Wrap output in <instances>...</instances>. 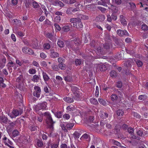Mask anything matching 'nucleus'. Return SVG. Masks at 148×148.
I'll list each match as a JSON object with an SVG mask.
<instances>
[{
    "label": "nucleus",
    "instance_id": "f257e3e1",
    "mask_svg": "<svg viewBox=\"0 0 148 148\" xmlns=\"http://www.w3.org/2000/svg\"><path fill=\"white\" fill-rule=\"evenodd\" d=\"M44 115L46 117V122L48 125V128L53 131V124L55 122L53 121L50 114L49 112L44 113Z\"/></svg>",
    "mask_w": 148,
    "mask_h": 148
},
{
    "label": "nucleus",
    "instance_id": "f03ea898",
    "mask_svg": "<svg viewBox=\"0 0 148 148\" xmlns=\"http://www.w3.org/2000/svg\"><path fill=\"white\" fill-rule=\"evenodd\" d=\"M23 112V109L19 108L18 109H13L12 113H9L8 115L12 119L15 118L19 115H21Z\"/></svg>",
    "mask_w": 148,
    "mask_h": 148
},
{
    "label": "nucleus",
    "instance_id": "7ed1b4c3",
    "mask_svg": "<svg viewBox=\"0 0 148 148\" xmlns=\"http://www.w3.org/2000/svg\"><path fill=\"white\" fill-rule=\"evenodd\" d=\"M135 61V59H130L125 61L124 64V65L127 68H131L132 65L134 64V61Z\"/></svg>",
    "mask_w": 148,
    "mask_h": 148
},
{
    "label": "nucleus",
    "instance_id": "20e7f679",
    "mask_svg": "<svg viewBox=\"0 0 148 148\" xmlns=\"http://www.w3.org/2000/svg\"><path fill=\"white\" fill-rule=\"evenodd\" d=\"M73 25L74 27H76L78 29L82 28L83 26L82 22H81V20L78 18H77L75 23H74Z\"/></svg>",
    "mask_w": 148,
    "mask_h": 148
},
{
    "label": "nucleus",
    "instance_id": "39448f33",
    "mask_svg": "<svg viewBox=\"0 0 148 148\" xmlns=\"http://www.w3.org/2000/svg\"><path fill=\"white\" fill-rule=\"evenodd\" d=\"M117 34L121 36H128L129 34L126 30H123L121 29H119L117 31Z\"/></svg>",
    "mask_w": 148,
    "mask_h": 148
},
{
    "label": "nucleus",
    "instance_id": "423d86ee",
    "mask_svg": "<svg viewBox=\"0 0 148 148\" xmlns=\"http://www.w3.org/2000/svg\"><path fill=\"white\" fill-rule=\"evenodd\" d=\"M107 21L110 22H111L112 19L114 21H116L117 18L116 14L115 13H112L111 16L109 15H107Z\"/></svg>",
    "mask_w": 148,
    "mask_h": 148
},
{
    "label": "nucleus",
    "instance_id": "0eeeda50",
    "mask_svg": "<svg viewBox=\"0 0 148 148\" xmlns=\"http://www.w3.org/2000/svg\"><path fill=\"white\" fill-rule=\"evenodd\" d=\"M23 52L29 55L33 54L34 53V51L31 49L28 48L27 47H23L22 49Z\"/></svg>",
    "mask_w": 148,
    "mask_h": 148
},
{
    "label": "nucleus",
    "instance_id": "6e6552de",
    "mask_svg": "<svg viewBox=\"0 0 148 148\" xmlns=\"http://www.w3.org/2000/svg\"><path fill=\"white\" fill-rule=\"evenodd\" d=\"M10 122L7 117L4 115H2L0 116V122L1 123L7 124Z\"/></svg>",
    "mask_w": 148,
    "mask_h": 148
},
{
    "label": "nucleus",
    "instance_id": "1a4fd4ad",
    "mask_svg": "<svg viewBox=\"0 0 148 148\" xmlns=\"http://www.w3.org/2000/svg\"><path fill=\"white\" fill-rule=\"evenodd\" d=\"M110 3V0H100V1L98 2V5H103L106 7L107 6L106 4H109Z\"/></svg>",
    "mask_w": 148,
    "mask_h": 148
},
{
    "label": "nucleus",
    "instance_id": "9d476101",
    "mask_svg": "<svg viewBox=\"0 0 148 148\" xmlns=\"http://www.w3.org/2000/svg\"><path fill=\"white\" fill-rule=\"evenodd\" d=\"M46 106L45 103H42L38 105L36 107V110H39L41 109H45Z\"/></svg>",
    "mask_w": 148,
    "mask_h": 148
},
{
    "label": "nucleus",
    "instance_id": "9b49d317",
    "mask_svg": "<svg viewBox=\"0 0 148 148\" xmlns=\"http://www.w3.org/2000/svg\"><path fill=\"white\" fill-rule=\"evenodd\" d=\"M120 20L121 24L124 26H126L127 25V22L126 18L125 16L122 15H120Z\"/></svg>",
    "mask_w": 148,
    "mask_h": 148
},
{
    "label": "nucleus",
    "instance_id": "f8f14e48",
    "mask_svg": "<svg viewBox=\"0 0 148 148\" xmlns=\"http://www.w3.org/2000/svg\"><path fill=\"white\" fill-rule=\"evenodd\" d=\"M105 17L103 15H99L96 17L95 20L96 21L100 22H102L104 20Z\"/></svg>",
    "mask_w": 148,
    "mask_h": 148
},
{
    "label": "nucleus",
    "instance_id": "ddd939ff",
    "mask_svg": "<svg viewBox=\"0 0 148 148\" xmlns=\"http://www.w3.org/2000/svg\"><path fill=\"white\" fill-rule=\"evenodd\" d=\"M79 89L76 87L75 86H71V90L73 92V93L76 94L77 97L79 99V95L78 93L79 92Z\"/></svg>",
    "mask_w": 148,
    "mask_h": 148
},
{
    "label": "nucleus",
    "instance_id": "4468645a",
    "mask_svg": "<svg viewBox=\"0 0 148 148\" xmlns=\"http://www.w3.org/2000/svg\"><path fill=\"white\" fill-rule=\"evenodd\" d=\"M103 48L104 49L108 50L112 46V43L111 42L105 43L103 45Z\"/></svg>",
    "mask_w": 148,
    "mask_h": 148
},
{
    "label": "nucleus",
    "instance_id": "2eb2a0df",
    "mask_svg": "<svg viewBox=\"0 0 148 148\" xmlns=\"http://www.w3.org/2000/svg\"><path fill=\"white\" fill-rule=\"evenodd\" d=\"M15 124L12 122L10 123V124L7 126V130L9 132L12 131L13 130V128Z\"/></svg>",
    "mask_w": 148,
    "mask_h": 148
},
{
    "label": "nucleus",
    "instance_id": "dca6fc26",
    "mask_svg": "<svg viewBox=\"0 0 148 148\" xmlns=\"http://www.w3.org/2000/svg\"><path fill=\"white\" fill-rule=\"evenodd\" d=\"M109 9H110L112 11V13H116L118 11V8L117 7L111 5V7H109Z\"/></svg>",
    "mask_w": 148,
    "mask_h": 148
},
{
    "label": "nucleus",
    "instance_id": "f3484780",
    "mask_svg": "<svg viewBox=\"0 0 148 148\" xmlns=\"http://www.w3.org/2000/svg\"><path fill=\"white\" fill-rule=\"evenodd\" d=\"M82 63V60L79 59H75L74 64H75L76 66H79Z\"/></svg>",
    "mask_w": 148,
    "mask_h": 148
},
{
    "label": "nucleus",
    "instance_id": "a211bd4d",
    "mask_svg": "<svg viewBox=\"0 0 148 148\" xmlns=\"http://www.w3.org/2000/svg\"><path fill=\"white\" fill-rule=\"evenodd\" d=\"M90 101L92 104L97 105L98 104L97 100L95 98H92L90 99Z\"/></svg>",
    "mask_w": 148,
    "mask_h": 148
},
{
    "label": "nucleus",
    "instance_id": "6ab92c4d",
    "mask_svg": "<svg viewBox=\"0 0 148 148\" xmlns=\"http://www.w3.org/2000/svg\"><path fill=\"white\" fill-rule=\"evenodd\" d=\"M135 59V61H134V62H135L138 67H141L143 65V63L142 61H141L137 60L136 59Z\"/></svg>",
    "mask_w": 148,
    "mask_h": 148
},
{
    "label": "nucleus",
    "instance_id": "aec40b11",
    "mask_svg": "<svg viewBox=\"0 0 148 148\" xmlns=\"http://www.w3.org/2000/svg\"><path fill=\"white\" fill-rule=\"evenodd\" d=\"M59 54L56 52H53L52 53H51L50 56L52 58L58 57H59Z\"/></svg>",
    "mask_w": 148,
    "mask_h": 148
},
{
    "label": "nucleus",
    "instance_id": "412c9836",
    "mask_svg": "<svg viewBox=\"0 0 148 148\" xmlns=\"http://www.w3.org/2000/svg\"><path fill=\"white\" fill-rule=\"evenodd\" d=\"M78 18H79L81 19H82L84 20H87L88 19V16L86 15H85L82 14H79L78 15Z\"/></svg>",
    "mask_w": 148,
    "mask_h": 148
},
{
    "label": "nucleus",
    "instance_id": "4be33fe9",
    "mask_svg": "<svg viewBox=\"0 0 148 148\" xmlns=\"http://www.w3.org/2000/svg\"><path fill=\"white\" fill-rule=\"evenodd\" d=\"M59 68L61 70H65L66 68V65L63 63H59L58 65Z\"/></svg>",
    "mask_w": 148,
    "mask_h": 148
},
{
    "label": "nucleus",
    "instance_id": "5701e85b",
    "mask_svg": "<svg viewBox=\"0 0 148 148\" xmlns=\"http://www.w3.org/2000/svg\"><path fill=\"white\" fill-rule=\"evenodd\" d=\"M57 44L58 45L60 48L63 47L64 46V42L61 40H58Z\"/></svg>",
    "mask_w": 148,
    "mask_h": 148
},
{
    "label": "nucleus",
    "instance_id": "b1692460",
    "mask_svg": "<svg viewBox=\"0 0 148 148\" xmlns=\"http://www.w3.org/2000/svg\"><path fill=\"white\" fill-rule=\"evenodd\" d=\"M74 125L73 123H69L66 125V127L68 130H70L72 129Z\"/></svg>",
    "mask_w": 148,
    "mask_h": 148
},
{
    "label": "nucleus",
    "instance_id": "393cba45",
    "mask_svg": "<svg viewBox=\"0 0 148 148\" xmlns=\"http://www.w3.org/2000/svg\"><path fill=\"white\" fill-rule=\"evenodd\" d=\"M64 101L69 103H71L73 101V99L69 97L64 98Z\"/></svg>",
    "mask_w": 148,
    "mask_h": 148
},
{
    "label": "nucleus",
    "instance_id": "a878e982",
    "mask_svg": "<svg viewBox=\"0 0 148 148\" xmlns=\"http://www.w3.org/2000/svg\"><path fill=\"white\" fill-rule=\"evenodd\" d=\"M117 114L118 116H122L123 115L124 112L122 110H118L116 111Z\"/></svg>",
    "mask_w": 148,
    "mask_h": 148
},
{
    "label": "nucleus",
    "instance_id": "bb28decb",
    "mask_svg": "<svg viewBox=\"0 0 148 148\" xmlns=\"http://www.w3.org/2000/svg\"><path fill=\"white\" fill-rule=\"evenodd\" d=\"M43 77L45 81H47L49 80V78L46 73L43 72L42 73Z\"/></svg>",
    "mask_w": 148,
    "mask_h": 148
},
{
    "label": "nucleus",
    "instance_id": "cd10ccee",
    "mask_svg": "<svg viewBox=\"0 0 148 148\" xmlns=\"http://www.w3.org/2000/svg\"><path fill=\"white\" fill-rule=\"evenodd\" d=\"M98 100L99 103L103 106H106L107 104L106 101L102 99L99 98Z\"/></svg>",
    "mask_w": 148,
    "mask_h": 148
},
{
    "label": "nucleus",
    "instance_id": "c85d7f7f",
    "mask_svg": "<svg viewBox=\"0 0 148 148\" xmlns=\"http://www.w3.org/2000/svg\"><path fill=\"white\" fill-rule=\"evenodd\" d=\"M62 29L64 32H67L70 30V28L68 26L65 25L63 27Z\"/></svg>",
    "mask_w": 148,
    "mask_h": 148
},
{
    "label": "nucleus",
    "instance_id": "c756f323",
    "mask_svg": "<svg viewBox=\"0 0 148 148\" xmlns=\"http://www.w3.org/2000/svg\"><path fill=\"white\" fill-rule=\"evenodd\" d=\"M117 59L120 60L124 59V54L123 53H121L119 54H118L117 56Z\"/></svg>",
    "mask_w": 148,
    "mask_h": 148
},
{
    "label": "nucleus",
    "instance_id": "7c9ffc66",
    "mask_svg": "<svg viewBox=\"0 0 148 148\" xmlns=\"http://www.w3.org/2000/svg\"><path fill=\"white\" fill-rule=\"evenodd\" d=\"M64 79L65 81L69 82H71L72 81V79L71 77L67 75L66 77H64Z\"/></svg>",
    "mask_w": 148,
    "mask_h": 148
},
{
    "label": "nucleus",
    "instance_id": "2f4dec72",
    "mask_svg": "<svg viewBox=\"0 0 148 148\" xmlns=\"http://www.w3.org/2000/svg\"><path fill=\"white\" fill-rule=\"evenodd\" d=\"M129 4L130 5L131 8L132 10H135L136 9V6L135 4L133 2H129Z\"/></svg>",
    "mask_w": 148,
    "mask_h": 148
},
{
    "label": "nucleus",
    "instance_id": "473e14b6",
    "mask_svg": "<svg viewBox=\"0 0 148 148\" xmlns=\"http://www.w3.org/2000/svg\"><path fill=\"white\" fill-rule=\"evenodd\" d=\"M116 87L118 88H121L123 86V83L121 81H118L116 83Z\"/></svg>",
    "mask_w": 148,
    "mask_h": 148
},
{
    "label": "nucleus",
    "instance_id": "72a5a7b5",
    "mask_svg": "<svg viewBox=\"0 0 148 148\" xmlns=\"http://www.w3.org/2000/svg\"><path fill=\"white\" fill-rule=\"evenodd\" d=\"M99 69L101 71H104L107 69L106 66L104 64L100 65L99 67Z\"/></svg>",
    "mask_w": 148,
    "mask_h": 148
},
{
    "label": "nucleus",
    "instance_id": "f704fd0d",
    "mask_svg": "<svg viewBox=\"0 0 148 148\" xmlns=\"http://www.w3.org/2000/svg\"><path fill=\"white\" fill-rule=\"evenodd\" d=\"M40 77L38 75H34L33 76V79L32 80L34 82H37L39 79Z\"/></svg>",
    "mask_w": 148,
    "mask_h": 148
},
{
    "label": "nucleus",
    "instance_id": "c9c22d12",
    "mask_svg": "<svg viewBox=\"0 0 148 148\" xmlns=\"http://www.w3.org/2000/svg\"><path fill=\"white\" fill-rule=\"evenodd\" d=\"M143 131L141 130H140L138 131H137L136 132L137 134L139 136H141V137H144V135H143Z\"/></svg>",
    "mask_w": 148,
    "mask_h": 148
},
{
    "label": "nucleus",
    "instance_id": "e433bc0d",
    "mask_svg": "<svg viewBox=\"0 0 148 148\" xmlns=\"http://www.w3.org/2000/svg\"><path fill=\"white\" fill-rule=\"evenodd\" d=\"M36 144L39 147H42L43 146L42 141L39 140H38Z\"/></svg>",
    "mask_w": 148,
    "mask_h": 148
},
{
    "label": "nucleus",
    "instance_id": "4c0bfd02",
    "mask_svg": "<svg viewBox=\"0 0 148 148\" xmlns=\"http://www.w3.org/2000/svg\"><path fill=\"white\" fill-rule=\"evenodd\" d=\"M111 100L112 101H114L118 99L117 96L115 94H112L111 96Z\"/></svg>",
    "mask_w": 148,
    "mask_h": 148
},
{
    "label": "nucleus",
    "instance_id": "58836bf2",
    "mask_svg": "<svg viewBox=\"0 0 148 148\" xmlns=\"http://www.w3.org/2000/svg\"><path fill=\"white\" fill-rule=\"evenodd\" d=\"M110 75L112 77H115L117 76V73L115 71H112L110 72Z\"/></svg>",
    "mask_w": 148,
    "mask_h": 148
},
{
    "label": "nucleus",
    "instance_id": "ea45409f",
    "mask_svg": "<svg viewBox=\"0 0 148 148\" xmlns=\"http://www.w3.org/2000/svg\"><path fill=\"white\" fill-rule=\"evenodd\" d=\"M24 3L26 7L29 8L30 4V0H24Z\"/></svg>",
    "mask_w": 148,
    "mask_h": 148
},
{
    "label": "nucleus",
    "instance_id": "a19ab883",
    "mask_svg": "<svg viewBox=\"0 0 148 148\" xmlns=\"http://www.w3.org/2000/svg\"><path fill=\"white\" fill-rule=\"evenodd\" d=\"M43 10L44 11L45 13L46 16H47V14L49 13V12L48 11H47V9L46 8V7L45 6L43 5H42L41 6Z\"/></svg>",
    "mask_w": 148,
    "mask_h": 148
},
{
    "label": "nucleus",
    "instance_id": "79ce46f5",
    "mask_svg": "<svg viewBox=\"0 0 148 148\" xmlns=\"http://www.w3.org/2000/svg\"><path fill=\"white\" fill-rule=\"evenodd\" d=\"M115 43L118 46H120L122 43L120 41V40H119L118 38H116L114 40Z\"/></svg>",
    "mask_w": 148,
    "mask_h": 148
},
{
    "label": "nucleus",
    "instance_id": "37998d69",
    "mask_svg": "<svg viewBox=\"0 0 148 148\" xmlns=\"http://www.w3.org/2000/svg\"><path fill=\"white\" fill-rule=\"evenodd\" d=\"M12 134L13 136L15 137L18 135L19 132L17 130H14L13 131Z\"/></svg>",
    "mask_w": 148,
    "mask_h": 148
},
{
    "label": "nucleus",
    "instance_id": "c03bdc74",
    "mask_svg": "<svg viewBox=\"0 0 148 148\" xmlns=\"http://www.w3.org/2000/svg\"><path fill=\"white\" fill-rule=\"evenodd\" d=\"M34 89L35 90V92H40L41 90L40 88L38 86H35L34 87Z\"/></svg>",
    "mask_w": 148,
    "mask_h": 148
},
{
    "label": "nucleus",
    "instance_id": "a18cd8bd",
    "mask_svg": "<svg viewBox=\"0 0 148 148\" xmlns=\"http://www.w3.org/2000/svg\"><path fill=\"white\" fill-rule=\"evenodd\" d=\"M141 29L144 31H147L148 29V27L146 25H142Z\"/></svg>",
    "mask_w": 148,
    "mask_h": 148
},
{
    "label": "nucleus",
    "instance_id": "49530a36",
    "mask_svg": "<svg viewBox=\"0 0 148 148\" xmlns=\"http://www.w3.org/2000/svg\"><path fill=\"white\" fill-rule=\"evenodd\" d=\"M82 137L83 138L86 139H89V140L90 139V136L86 133L85 134L83 135Z\"/></svg>",
    "mask_w": 148,
    "mask_h": 148
},
{
    "label": "nucleus",
    "instance_id": "de8ad7c7",
    "mask_svg": "<svg viewBox=\"0 0 148 148\" xmlns=\"http://www.w3.org/2000/svg\"><path fill=\"white\" fill-rule=\"evenodd\" d=\"M29 72L30 74H34L35 73L36 71L35 69H31L29 70Z\"/></svg>",
    "mask_w": 148,
    "mask_h": 148
},
{
    "label": "nucleus",
    "instance_id": "09e8293b",
    "mask_svg": "<svg viewBox=\"0 0 148 148\" xmlns=\"http://www.w3.org/2000/svg\"><path fill=\"white\" fill-rule=\"evenodd\" d=\"M33 6V7L35 8H37L38 6V4L36 1H34L32 3Z\"/></svg>",
    "mask_w": 148,
    "mask_h": 148
},
{
    "label": "nucleus",
    "instance_id": "8fccbe9b",
    "mask_svg": "<svg viewBox=\"0 0 148 148\" xmlns=\"http://www.w3.org/2000/svg\"><path fill=\"white\" fill-rule=\"evenodd\" d=\"M44 48L45 49H49L50 48V45L48 43H46V44H44Z\"/></svg>",
    "mask_w": 148,
    "mask_h": 148
},
{
    "label": "nucleus",
    "instance_id": "3c124183",
    "mask_svg": "<svg viewBox=\"0 0 148 148\" xmlns=\"http://www.w3.org/2000/svg\"><path fill=\"white\" fill-rule=\"evenodd\" d=\"M74 137L77 138H79V133L77 132H75L73 134Z\"/></svg>",
    "mask_w": 148,
    "mask_h": 148
},
{
    "label": "nucleus",
    "instance_id": "603ef678",
    "mask_svg": "<svg viewBox=\"0 0 148 148\" xmlns=\"http://www.w3.org/2000/svg\"><path fill=\"white\" fill-rule=\"evenodd\" d=\"M29 129L31 131H35L36 130V128L35 126L34 125H32L29 127Z\"/></svg>",
    "mask_w": 148,
    "mask_h": 148
},
{
    "label": "nucleus",
    "instance_id": "864d4df0",
    "mask_svg": "<svg viewBox=\"0 0 148 148\" xmlns=\"http://www.w3.org/2000/svg\"><path fill=\"white\" fill-rule=\"evenodd\" d=\"M61 125L62 129L63 130H64L65 132H67L68 131L66 128V126H65V125H64V124H62V125Z\"/></svg>",
    "mask_w": 148,
    "mask_h": 148
},
{
    "label": "nucleus",
    "instance_id": "5fc2aeb1",
    "mask_svg": "<svg viewBox=\"0 0 148 148\" xmlns=\"http://www.w3.org/2000/svg\"><path fill=\"white\" fill-rule=\"evenodd\" d=\"M131 138L139 140L140 139V138L139 136L134 135H132Z\"/></svg>",
    "mask_w": 148,
    "mask_h": 148
},
{
    "label": "nucleus",
    "instance_id": "6e6d98bb",
    "mask_svg": "<svg viewBox=\"0 0 148 148\" xmlns=\"http://www.w3.org/2000/svg\"><path fill=\"white\" fill-rule=\"evenodd\" d=\"M62 112H59L56 114V116L58 118H60L61 117L62 115Z\"/></svg>",
    "mask_w": 148,
    "mask_h": 148
},
{
    "label": "nucleus",
    "instance_id": "4d7b16f0",
    "mask_svg": "<svg viewBox=\"0 0 148 148\" xmlns=\"http://www.w3.org/2000/svg\"><path fill=\"white\" fill-rule=\"evenodd\" d=\"M52 69L55 71H57L59 70V68L56 65H53L52 66Z\"/></svg>",
    "mask_w": 148,
    "mask_h": 148
},
{
    "label": "nucleus",
    "instance_id": "13d9d810",
    "mask_svg": "<svg viewBox=\"0 0 148 148\" xmlns=\"http://www.w3.org/2000/svg\"><path fill=\"white\" fill-rule=\"evenodd\" d=\"M98 8L103 12H104L106 10V9L101 7H98Z\"/></svg>",
    "mask_w": 148,
    "mask_h": 148
},
{
    "label": "nucleus",
    "instance_id": "bf43d9fd",
    "mask_svg": "<svg viewBox=\"0 0 148 148\" xmlns=\"http://www.w3.org/2000/svg\"><path fill=\"white\" fill-rule=\"evenodd\" d=\"M63 117L64 119H69L70 117L69 115L68 114H64L63 115Z\"/></svg>",
    "mask_w": 148,
    "mask_h": 148
},
{
    "label": "nucleus",
    "instance_id": "052dcab7",
    "mask_svg": "<svg viewBox=\"0 0 148 148\" xmlns=\"http://www.w3.org/2000/svg\"><path fill=\"white\" fill-rule=\"evenodd\" d=\"M128 132L130 134L134 132V130L131 127H129L127 129Z\"/></svg>",
    "mask_w": 148,
    "mask_h": 148
},
{
    "label": "nucleus",
    "instance_id": "680f3d73",
    "mask_svg": "<svg viewBox=\"0 0 148 148\" xmlns=\"http://www.w3.org/2000/svg\"><path fill=\"white\" fill-rule=\"evenodd\" d=\"M77 18H71L70 20V21L72 23H73V24L74 23H75V22L76 21Z\"/></svg>",
    "mask_w": 148,
    "mask_h": 148
},
{
    "label": "nucleus",
    "instance_id": "e2e57ef3",
    "mask_svg": "<svg viewBox=\"0 0 148 148\" xmlns=\"http://www.w3.org/2000/svg\"><path fill=\"white\" fill-rule=\"evenodd\" d=\"M5 143V144L6 145H7L9 147V145L8 143L10 145H12V142L10 141L8 139L7 140V141H5V142H4Z\"/></svg>",
    "mask_w": 148,
    "mask_h": 148
},
{
    "label": "nucleus",
    "instance_id": "0e129e2a",
    "mask_svg": "<svg viewBox=\"0 0 148 148\" xmlns=\"http://www.w3.org/2000/svg\"><path fill=\"white\" fill-rule=\"evenodd\" d=\"M46 36L50 39H51L52 38V35L51 33H48L46 34Z\"/></svg>",
    "mask_w": 148,
    "mask_h": 148
},
{
    "label": "nucleus",
    "instance_id": "69168bd1",
    "mask_svg": "<svg viewBox=\"0 0 148 148\" xmlns=\"http://www.w3.org/2000/svg\"><path fill=\"white\" fill-rule=\"evenodd\" d=\"M40 92H34L33 93V94L34 96H35L37 98L39 97H40Z\"/></svg>",
    "mask_w": 148,
    "mask_h": 148
},
{
    "label": "nucleus",
    "instance_id": "338daca9",
    "mask_svg": "<svg viewBox=\"0 0 148 148\" xmlns=\"http://www.w3.org/2000/svg\"><path fill=\"white\" fill-rule=\"evenodd\" d=\"M54 25L56 28L58 30L60 31L61 29V28L59 25L57 23H55Z\"/></svg>",
    "mask_w": 148,
    "mask_h": 148
},
{
    "label": "nucleus",
    "instance_id": "774afa93",
    "mask_svg": "<svg viewBox=\"0 0 148 148\" xmlns=\"http://www.w3.org/2000/svg\"><path fill=\"white\" fill-rule=\"evenodd\" d=\"M23 78L22 75H20L16 79V81L20 82Z\"/></svg>",
    "mask_w": 148,
    "mask_h": 148
}]
</instances>
